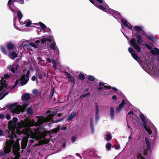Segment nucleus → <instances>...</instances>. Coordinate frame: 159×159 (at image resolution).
I'll use <instances>...</instances> for the list:
<instances>
[{
	"label": "nucleus",
	"mask_w": 159,
	"mask_h": 159,
	"mask_svg": "<svg viewBox=\"0 0 159 159\" xmlns=\"http://www.w3.org/2000/svg\"><path fill=\"white\" fill-rule=\"evenodd\" d=\"M39 130L38 128L32 130L30 127L26 128L25 129L20 128V129H19L17 130V133H16L17 136V134L18 135H20L23 134L26 137L23 139L22 140L21 146L23 149L25 148L27 146L28 139L30 137V138L36 140L45 138V135L43 131H39Z\"/></svg>",
	"instance_id": "nucleus-1"
},
{
	"label": "nucleus",
	"mask_w": 159,
	"mask_h": 159,
	"mask_svg": "<svg viewBox=\"0 0 159 159\" xmlns=\"http://www.w3.org/2000/svg\"><path fill=\"white\" fill-rule=\"evenodd\" d=\"M119 17H118V19H117L118 22H119V19H120L122 24H121V27H122V24L124 25L125 27L128 28L132 30L133 28L137 32H139L142 35L144 36L145 39H148V40H151L153 41L156 40V38L155 36L153 35L147 34L142 29V27L138 26H133L131 25L129 22L124 19L123 18L120 16L119 13Z\"/></svg>",
	"instance_id": "nucleus-2"
},
{
	"label": "nucleus",
	"mask_w": 159,
	"mask_h": 159,
	"mask_svg": "<svg viewBox=\"0 0 159 159\" xmlns=\"http://www.w3.org/2000/svg\"><path fill=\"white\" fill-rule=\"evenodd\" d=\"M103 0H89V1L92 4H93L95 7L101 9L103 11L107 12L108 14H110L112 15V16L116 19H118V17H119V12L111 9H108V5L105 4L104 3V6L99 4L98 3H102L103 2Z\"/></svg>",
	"instance_id": "nucleus-3"
},
{
	"label": "nucleus",
	"mask_w": 159,
	"mask_h": 159,
	"mask_svg": "<svg viewBox=\"0 0 159 159\" xmlns=\"http://www.w3.org/2000/svg\"><path fill=\"white\" fill-rule=\"evenodd\" d=\"M134 36L136 39L137 41H136V40L135 39L133 38L131 39L130 42L131 45L138 53H140L141 51L140 46V44L145 47L148 50L152 49L151 47L149 44L146 43H143L144 42V41L143 40L142 36L140 34L136 33L135 34Z\"/></svg>",
	"instance_id": "nucleus-4"
},
{
	"label": "nucleus",
	"mask_w": 159,
	"mask_h": 159,
	"mask_svg": "<svg viewBox=\"0 0 159 159\" xmlns=\"http://www.w3.org/2000/svg\"><path fill=\"white\" fill-rule=\"evenodd\" d=\"M51 49L54 51H55L56 53L57 58L56 59H54L52 55L53 54L51 53L48 50H47L46 59L48 62L51 63L52 62V64L55 68H57V66L58 64L57 59L59 57V51L58 48L56 47V43L55 42H53L50 45Z\"/></svg>",
	"instance_id": "nucleus-5"
},
{
	"label": "nucleus",
	"mask_w": 159,
	"mask_h": 159,
	"mask_svg": "<svg viewBox=\"0 0 159 159\" xmlns=\"http://www.w3.org/2000/svg\"><path fill=\"white\" fill-rule=\"evenodd\" d=\"M17 102L10 104L8 106V109L13 113L19 114L20 112H23L27 106V104L26 102L21 103L20 105H17Z\"/></svg>",
	"instance_id": "nucleus-6"
},
{
	"label": "nucleus",
	"mask_w": 159,
	"mask_h": 159,
	"mask_svg": "<svg viewBox=\"0 0 159 159\" xmlns=\"http://www.w3.org/2000/svg\"><path fill=\"white\" fill-rule=\"evenodd\" d=\"M144 66L150 71L154 78L159 80V69L157 67L156 65L152 62L148 63V61H146Z\"/></svg>",
	"instance_id": "nucleus-7"
},
{
	"label": "nucleus",
	"mask_w": 159,
	"mask_h": 159,
	"mask_svg": "<svg viewBox=\"0 0 159 159\" xmlns=\"http://www.w3.org/2000/svg\"><path fill=\"white\" fill-rule=\"evenodd\" d=\"M9 77L8 74L4 75V77L0 76V96L5 92V91L7 89V84L8 80L7 78Z\"/></svg>",
	"instance_id": "nucleus-8"
},
{
	"label": "nucleus",
	"mask_w": 159,
	"mask_h": 159,
	"mask_svg": "<svg viewBox=\"0 0 159 159\" xmlns=\"http://www.w3.org/2000/svg\"><path fill=\"white\" fill-rule=\"evenodd\" d=\"M156 134L151 136V138L146 137L145 141L147 148L148 150H151L153 147V144L155 142Z\"/></svg>",
	"instance_id": "nucleus-9"
},
{
	"label": "nucleus",
	"mask_w": 159,
	"mask_h": 159,
	"mask_svg": "<svg viewBox=\"0 0 159 159\" xmlns=\"http://www.w3.org/2000/svg\"><path fill=\"white\" fill-rule=\"evenodd\" d=\"M139 116L143 122V128L149 135H151L152 132L150 129V127L147 125L148 123L147 118L142 113L140 114Z\"/></svg>",
	"instance_id": "nucleus-10"
},
{
	"label": "nucleus",
	"mask_w": 159,
	"mask_h": 159,
	"mask_svg": "<svg viewBox=\"0 0 159 159\" xmlns=\"http://www.w3.org/2000/svg\"><path fill=\"white\" fill-rule=\"evenodd\" d=\"M148 150L143 147H141L138 149L136 153L138 159H145L146 156L147 155Z\"/></svg>",
	"instance_id": "nucleus-11"
},
{
	"label": "nucleus",
	"mask_w": 159,
	"mask_h": 159,
	"mask_svg": "<svg viewBox=\"0 0 159 159\" xmlns=\"http://www.w3.org/2000/svg\"><path fill=\"white\" fill-rule=\"evenodd\" d=\"M9 75V77L7 78V80H8V83L7 84V89H6V90L5 91V92L3 94V95H2L0 97V100H1L3 98L5 97L7 95L8 93H9V92L11 91V90L12 89H15L17 85L18 84V83H19V81L17 80L16 81L15 83V84L14 85L12 86L11 87H9V86L8 85V78L10 77V75L8 74Z\"/></svg>",
	"instance_id": "nucleus-12"
},
{
	"label": "nucleus",
	"mask_w": 159,
	"mask_h": 159,
	"mask_svg": "<svg viewBox=\"0 0 159 159\" xmlns=\"http://www.w3.org/2000/svg\"><path fill=\"white\" fill-rule=\"evenodd\" d=\"M19 68V65L17 63H13L12 65H9L7 66V70L10 71L14 75H16L18 73Z\"/></svg>",
	"instance_id": "nucleus-13"
},
{
	"label": "nucleus",
	"mask_w": 159,
	"mask_h": 159,
	"mask_svg": "<svg viewBox=\"0 0 159 159\" xmlns=\"http://www.w3.org/2000/svg\"><path fill=\"white\" fill-rule=\"evenodd\" d=\"M41 44L42 46L44 47H47L46 42L49 41L50 43H52L54 42L53 40V37L52 36H49V37H43L41 39Z\"/></svg>",
	"instance_id": "nucleus-14"
},
{
	"label": "nucleus",
	"mask_w": 159,
	"mask_h": 159,
	"mask_svg": "<svg viewBox=\"0 0 159 159\" xmlns=\"http://www.w3.org/2000/svg\"><path fill=\"white\" fill-rule=\"evenodd\" d=\"M30 70H28L26 75H24L21 76L20 83L22 85H25L28 82L29 79V76L30 75Z\"/></svg>",
	"instance_id": "nucleus-15"
},
{
	"label": "nucleus",
	"mask_w": 159,
	"mask_h": 159,
	"mask_svg": "<svg viewBox=\"0 0 159 159\" xmlns=\"http://www.w3.org/2000/svg\"><path fill=\"white\" fill-rule=\"evenodd\" d=\"M34 41L35 43V44L32 43H30L29 44H28L29 46H30L35 48H40V47L41 48L43 47V46H42L41 44V39H38L35 38L34 39Z\"/></svg>",
	"instance_id": "nucleus-16"
},
{
	"label": "nucleus",
	"mask_w": 159,
	"mask_h": 159,
	"mask_svg": "<svg viewBox=\"0 0 159 159\" xmlns=\"http://www.w3.org/2000/svg\"><path fill=\"white\" fill-rule=\"evenodd\" d=\"M128 51L130 53L133 58L139 62V57L134 49L132 48L129 47L128 48Z\"/></svg>",
	"instance_id": "nucleus-17"
},
{
	"label": "nucleus",
	"mask_w": 159,
	"mask_h": 159,
	"mask_svg": "<svg viewBox=\"0 0 159 159\" xmlns=\"http://www.w3.org/2000/svg\"><path fill=\"white\" fill-rule=\"evenodd\" d=\"M13 2L12 0H9L7 5L11 10V11L13 12H15L16 11V8L13 6Z\"/></svg>",
	"instance_id": "nucleus-18"
},
{
	"label": "nucleus",
	"mask_w": 159,
	"mask_h": 159,
	"mask_svg": "<svg viewBox=\"0 0 159 159\" xmlns=\"http://www.w3.org/2000/svg\"><path fill=\"white\" fill-rule=\"evenodd\" d=\"M126 103L125 101L124 100H123L120 104L119 105L118 107L116 108V111L117 113H119L120 112L122 109L123 107L124 106Z\"/></svg>",
	"instance_id": "nucleus-19"
},
{
	"label": "nucleus",
	"mask_w": 159,
	"mask_h": 159,
	"mask_svg": "<svg viewBox=\"0 0 159 159\" xmlns=\"http://www.w3.org/2000/svg\"><path fill=\"white\" fill-rule=\"evenodd\" d=\"M9 58L14 60L18 57V54L15 51L10 52V54L8 55Z\"/></svg>",
	"instance_id": "nucleus-20"
},
{
	"label": "nucleus",
	"mask_w": 159,
	"mask_h": 159,
	"mask_svg": "<svg viewBox=\"0 0 159 159\" xmlns=\"http://www.w3.org/2000/svg\"><path fill=\"white\" fill-rule=\"evenodd\" d=\"M26 41V40H21L18 42V44L20 46L22 47L23 46L24 47L28 49V47H29L28 44H24V43H25Z\"/></svg>",
	"instance_id": "nucleus-21"
},
{
	"label": "nucleus",
	"mask_w": 159,
	"mask_h": 159,
	"mask_svg": "<svg viewBox=\"0 0 159 159\" xmlns=\"http://www.w3.org/2000/svg\"><path fill=\"white\" fill-rule=\"evenodd\" d=\"M151 53L153 55H157L159 54V49L155 48L151 49Z\"/></svg>",
	"instance_id": "nucleus-22"
},
{
	"label": "nucleus",
	"mask_w": 159,
	"mask_h": 159,
	"mask_svg": "<svg viewBox=\"0 0 159 159\" xmlns=\"http://www.w3.org/2000/svg\"><path fill=\"white\" fill-rule=\"evenodd\" d=\"M76 116L75 112H72L68 117L67 120L68 121H70L72 118L75 117Z\"/></svg>",
	"instance_id": "nucleus-23"
},
{
	"label": "nucleus",
	"mask_w": 159,
	"mask_h": 159,
	"mask_svg": "<svg viewBox=\"0 0 159 159\" xmlns=\"http://www.w3.org/2000/svg\"><path fill=\"white\" fill-rule=\"evenodd\" d=\"M17 16L19 18V23L20 24L23 25V22L20 21V20L22 17V15L20 11H18L17 12Z\"/></svg>",
	"instance_id": "nucleus-24"
},
{
	"label": "nucleus",
	"mask_w": 159,
	"mask_h": 159,
	"mask_svg": "<svg viewBox=\"0 0 159 159\" xmlns=\"http://www.w3.org/2000/svg\"><path fill=\"white\" fill-rule=\"evenodd\" d=\"M96 107V113H95V120H97L98 118V112L99 111V109L97 103L95 104Z\"/></svg>",
	"instance_id": "nucleus-25"
},
{
	"label": "nucleus",
	"mask_w": 159,
	"mask_h": 159,
	"mask_svg": "<svg viewBox=\"0 0 159 159\" xmlns=\"http://www.w3.org/2000/svg\"><path fill=\"white\" fill-rule=\"evenodd\" d=\"M6 47L9 50L13 49L14 47V45L13 44L10 43H8L7 44Z\"/></svg>",
	"instance_id": "nucleus-26"
},
{
	"label": "nucleus",
	"mask_w": 159,
	"mask_h": 159,
	"mask_svg": "<svg viewBox=\"0 0 159 159\" xmlns=\"http://www.w3.org/2000/svg\"><path fill=\"white\" fill-rule=\"evenodd\" d=\"M65 72L66 74V76H67L68 78L69 79V81H70L71 83H74L75 80L72 76L68 72Z\"/></svg>",
	"instance_id": "nucleus-27"
},
{
	"label": "nucleus",
	"mask_w": 159,
	"mask_h": 159,
	"mask_svg": "<svg viewBox=\"0 0 159 159\" xmlns=\"http://www.w3.org/2000/svg\"><path fill=\"white\" fill-rule=\"evenodd\" d=\"M36 24L38 25L39 24L41 28L43 30L44 32H45L46 31V26L45 25L42 23V22H40L39 23H37Z\"/></svg>",
	"instance_id": "nucleus-28"
},
{
	"label": "nucleus",
	"mask_w": 159,
	"mask_h": 159,
	"mask_svg": "<svg viewBox=\"0 0 159 159\" xmlns=\"http://www.w3.org/2000/svg\"><path fill=\"white\" fill-rule=\"evenodd\" d=\"M110 115L111 118L112 119H114V108L113 107H110Z\"/></svg>",
	"instance_id": "nucleus-29"
},
{
	"label": "nucleus",
	"mask_w": 159,
	"mask_h": 159,
	"mask_svg": "<svg viewBox=\"0 0 159 159\" xmlns=\"http://www.w3.org/2000/svg\"><path fill=\"white\" fill-rule=\"evenodd\" d=\"M22 99H24L25 100H28L30 99V95L28 93H24L22 95Z\"/></svg>",
	"instance_id": "nucleus-30"
},
{
	"label": "nucleus",
	"mask_w": 159,
	"mask_h": 159,
	"mask_svg": "<svg viewBox=\"0 0 159 159\" xmlns=\"http://www.w3.org/2000/svg\"><path fill=\"white\" fill-rule=\"evenodd\" d=\"M23 24H25V26L27 27L30 26L31 24V22L30 20H25L24 22H23Z\"/></svg>",
	"instance_id": "nucleus-31"
},
{
	"label": "nucleus",
	"mask_w": 159,
	"mask_h": 159,
	"mask_svg": "<svg viewBox=\"0 0 159 159\" xmlns=\"http://www.w3.org/2000/svg\"><path fill=\"white\" fill-rule=\"evenodd\" d=\"M0 49L2 52L5 55H7V53L6 51V49L2 45L0 46Z\"/></svg>",
	"instance_id": "nucleus-32"
},
{
	"label": "nucleus",
	"mask_w": 159,
	"mask_h": 159,
	"mask_svg": "<svg viewBox=\"0 0 159 159\" xmlns=\"http://www.w3.org/2000/svg\"><path fill=\"white\" fill-rule=\"evenodd\" d=\"M134 113L133 111H129L128 112V113L127 114V118L128 117H130V118H131V117L133 118V116H134Z\"/></svg>",
	"instance_id": "nucleus-33"
},
{
	"label": "nucleus",
	"mask_w": 159,
	"mask_h": 159,
	"mask_svg": "<svg viewBox=\"0 0 159 159\" xmlns=\"http://www.w3.org/2000/svg\"><path fill=\"white\" fill-rule=\"evenodd\" d=\"M17 20V17H14V27L15 28L17 29V30H19V29L20 28V27H17L16 26V20Z\"/></svg>",
	"instance_id": "nucleus-34"
},
{
	"label": "nucleus",
	"mask_w": 159,
	"mask_h": 159,
	"mask_svg": "<svg viewBox=\"0 0 159 159\" xmlns=\"http://www.w3.org/2000/svg\"><path fill=\"white\" fill-rule=\"evenodd\" d=\"M33 112V109L30 107L28 108L27 109V113L29 114H32Z\"/></svg>",
	"instance_id": "nucleus-35"
},
{
	"label": "nucleus",
	"mask_w": 159,
	"mask_h": 159,
	"mask_svg": "<svg viewBox=\"0 0 159 159\" xmlns=\"http://www.w3.org/2000/svg\"><path fill=\"white\" fill-rule=\"evenodd\" d=\"M108 88L109 89H110L111 88V87L108 86H104L103 88L102 87H98V90L99 91L103 89H106Z\"/></svg>",
	"instance_id": "nucleus-36"
},
{
	"label": "nucleus",
	"mask_w": 159,
	"mask_h": 159,
	"mask_svg": "<svg viewBox=\"0 0 159 159\" xmlns=\"http://www.w3.org/2000/svg\"><path fill=\"white\" fill-rule=\"evenodd\" d=\"M88 78L89 80L91 81H93L95 80V77L91 75H89L88 77Z\"/></svg>",
	"instance_id": "nucleus-37"
},
{
	"label": "nucleus",
	"mask_w": 159,
	"mask_h": 159,
	"mask_svg": "<svg viewBox=\"0 0 159 159\" xmlns=\"http://www.w3.org/2000/svg\"><path fill=\"white\" fill-rule=\"evenodd\" d=\"M112 146L111 144L110 143H107L106 145V148L108 150H110Z\"/></svg>",
	"instance_id": "nucleus-38"
},
{
	"label": "nucleus",
	"mask_w": 159,
	"mask_h": 159,
	"mask_svg": "<svg viewBox=\"0 0 159 159\" xmlns=\"http://www.w3.org/2000/svg\"><path fill=\"white\" fill-rule=\"evenodd\" d=\"M59 128H57L54 129H52L51 131V133L53 134L54 133H56L57 132H58L59 130Z\"/></svg>",
	"instance_id": "nucleus-39"
},
{
	"label": "nucleus",
	"mask_w": 159,
	"mask_h": 159,
	"mask_svg": "<svg viewBox=\"0 0 159 159\" xmlns=\"http://www.w3.org/2000/svg\"><path fill=\"white\" fill-rule=\"evenodd\" d=\"M78 77L80 80H84L85 78V76L83 74H80Z\"/></svg>",
	"instance_id": "nucleus-40"
},
{
	"label": "nucleus",
	"mask_w": 159,
	"mask_h": 159,
	"mask_svg": "<svg viewBox=\"0 0 159 159\" xmlns=\"http://www.w3.org/2000/svg\"><path fill=\"white\" fill-rule=\"evenodd\" d=\"M90 94L88 92L86 93H85L84 94H83L81 95L80 97V98H83L86 97H88L89 96Z\"/></svg>",
	"instance_id": "nucleus-41"
},
{
	"label": "nucleus",
	"mask_w": 159,
	"mask_h": 159,
	"mask_svg": "<svg viewBox=\"0 0 159 159\" xmlns=\"http://www.w3.org/2000/svg\"><path fill=\"white\" fill-rule=\"evenodd\" d=\"M5 117L6 119L7 120H10L11 118V116L9 114L5 112Z\"/></svg>",
	"instance_id": "nucleus-42"
},
{
	"label": "nucleus",
	"mask_w": 159,
	"mask_h": 159,
	"mask_svg": "<svg viewBox=\"0 0 159 159\" xmlns=\"http://www.w3.org/2000/svg\"><path fill=\"white\" fill-rule=\"evenodd\" d=\"M93 119L92 118H91L90 119V126L91 127V128L92 129V130L93 129Z\"/></svg>",
	"instance_id": "nucleus-43"
},
{
	"label": "nucleus",
	"mask_w": 159,
	"mask_h": 159,
	"mask_svg": "<svg viewBox=\"0 0 159 159\" xmlns=\"http://www.w3.org/2000/svg\"><path fill=\"white\" fill-rule=\"evenodd\" d=\"M5 112L2 114H0V118L1 119H4L5 118Z\"/></svg>",
	"instance_id": "nucleus-44"
},
{
	"label": "nucleus",
	"mask_w": 159,
	"mask_h": 159,
	"mask_svg": "<svg viewBox=\"0 0 159 159\" xmlns=\"http://www.w3.org/2000/svg\"><path fill=\"white\" fill-rule=\"evenodd\" d=\"M106 140H110L111 139V137L109 134H107V135Z\"/></svg>",
	"instance_id": "nucleus-45"
},
{
	"label": "nucleus",
	"mask_w": 159,
	"mask_h": 159,
	"mask_svg": "<svg viewBox=\"0 0 159 159\" xmlns=\"http://www.w3.org/2000/svg\"><path fill=\"white\" fill-rule=\"evenodd\" d=\"M38 77L40 79H41L42 78V76L41 74L39 73H38Z\"/></svg>",
	"instance_id": "nucleus-46"
},
{
	"label": "nucleus",
	"mask_w": 159,
	"mask_h": 159,
	"mask_svg": "<svg viewBox=\"0 0 159 159\" xmlns=\"http://www.w3.org/2000/svg\"><path fill=\"white\" fill-rule=\"evenodd\" d=\"M76 139L75 137V136H73L71 138V141L72 142L74 143L75 142Z\"/></svg>",
	"instance_id": "nucleus-47"
},
{
	"label": "nucleus",
	"mask_w": 159,
	"mask_h": 159,
	"mask_svg": "<svg viewBox=\"0 0 159 159\" xmlns=\"http://www.w3.org/2000/svg\"><path fill=\"white\" fill-rule=\"evenodd\" d=\"M38 91L37 89H34L33 91V94L36 95L38 93Z\"/></svg>",
	"instance_id": "nucleus-48"
},
{
	"label": "nucleus",
	"mask_w": 159,
	"mask_h": 159,
	"mask_svg": "<svg viewBox=\"0 0 159 159\" xmlns=\"http://www.w3.org/2000/svg\"><path fill=\"white\" fill-rule=\"evenodd\" d=\"M36 79V77L35 76H33L31 78V79L33 81H34Z\"/></svg>",
	"instance_id": "nucleus-49"
},
{
	"label": "nucleus",
	"mask_w": 159,
	"mask_h": 159,
	"mask_svg": "<svg viewBox=\"0 0 159 159\" xmlns=\"http://www.w3.org/2000/svg\"><path fill=\"white\" fill-rule=\"evenodd\" d=\"M105 84V83L102 82H100L99 83V85L100 86H104Z\"/></svg>",
	"instance_id": "nucleus-50"
},
{
	"label": "nucleus",
	"mask_w": 159,
	"mask_h": 159,
	"mask_svg": "<svg viewBox=\"0 0 159 159\" xmlns=\"http://www.w3.org/2000/svg\"><path fill=\"white\" fill-rule=\"evenodd\" d=\"M117 98V97L116 95H113L112 97V99H113V100H116Z\"/></svg>",
	"instance_id": "nucleus-51"
},
{
	"label": "nucleus",
	"mask_w": 159,
	"mask_h": 159,
	"mask_svg": "<svg viewBox=\"0 0 159 159\" xmlns=\"http://www.w3.org/2000/svg\"><path fill=\"white\" fill-rule=\"evenodd\" d=\"M120 146L119 145H116V147H115V149H117V150H118V149H119L120 148Z\"/></svg>",
	"instance_id": "nucleus-52"
},
{
	"label": "nucleus",
	"mask_w": 159,
	"mask_h": 159,
	"mask_svg": "<svg viewBox=\"0 0 159 159\" xmlns=\"http://www.w3.org/2000/svg\"><path fill=\"white\" fill-rule=\"evenodd\" d=\"M61 129L63 130H65L66 129V127L65 126L62 127L61 128Z\"/></svg>",
	"instance_id": "nucleus-53"
},
{
	"label": "nucleus",
	"mask_w": 159,
	"mask_h": 159,
	"mask_svg": "<svg viewBox=\"0 0 159 159\" xmlns=\"http://www.w3.org/2000/svg\"><path fill=\"white\" fill-rule=\"evenodd\" d=\"M112 89L113 90H115L116 91H118L117 89L115 87H113L112 88Z\"/></svg>",
	"instance_id": "nucleus-54"
},
{
	"label": "nucleus",
	"mask_w": 159,
	"mask_h": 159,
	"mask_svg": "<svg viewBox=\"0 0 159 159\" xmlns=\"http://www.w3.org/2000/svg\"><path fill=\"white\" fill-rule=\"evenodd\" d=\"M3 134V131L0 129V136H1Z\"/></svg>",
	"instance_id": "nucleus-55"
},
{
	"label": "nucleus",
	"mask_w": 159,
	"mask_h": 159,
	"mask_svg": "<svg viewBox=\"0 0 159 159\" xmlns=\"http://www.w3.org/2000/svg\"><path fill=\"white\" fill-rule=\"evenodd\" d=\"M34 142V140L33 139H30L29 140V142L31 143H32Z\"/></svg>",
	"instance_id": "nucleus-56"
},
{
	"label": "nucleus",
	"mask_w": 159,
	"mask_h": 159,
	"mask_svg": "<svg viewBox=\"0 0 159 159\" xmlns=\"http://www.w3.org/2000/svg\"><path fill=\"white\" fill-rule=\"evenodd\" d=\"M121 31L123 33V34L125 35V37L127 39V38H128V36H127L126 35H125L124 34V33L122 32V30H121Z\"/></svg>",
	"instance_id": "nucleus-57"
},
{
	"label": "nucleus",
	"mask_w": 159,
	"mask_h": 159,
	"mask_svg": "<svg viewBox=\"0 0 159 159\" xmlns=\"http://www.w3.org/2000/svg\"><path fill=\"white\" fill-rule=\"evenodd\" d=\"M41 142H42V143H41V144H43L45 143V142L43 141H41Z\"/></svg>",
	"instance_id": "nucleus-58"
},
{
	"label": "nucleus",
	"mask_w": 159,
	"mask_h": 159,
	"mask_svg": "<svg viewBox=\"0 0 159 159\" xmlns=\"http://www.w3.org/2000/svg\"><path fill=\"white\" fill-rule=\"evenodd\" d=\"M155 129V134H156V132H157V129L156 128H154Z\"/></svg>",
	"instance_id": "nucleus-59"
},
{
	"label": "nucleus",
	"mask_w": 159,
	"mask_h": 159,
	"mask_svg": "<svg viewBox=\"0 0 159 159\" xmlns=\"http://www.w3.org/2000/svg\"><path fill=\"white\" fill-rule=\"evenodd\" d=\"M38 59L40 61L41 60V58L40 57H38Z\"/></svg>",
	"instance_id": "nucleus-60"
},
{
	"label": "nucleus",
	"mask_w": 159,
	"mask_h": 159,
	"mask_svg": "<svg viewBox=\"0 0 159 159\" xmlns=\"http://www.w3.org/2000/svg\"><path fill=\"white\" fill-rule=\"evenodd\" d=\"M66 146V144L65 143H64L63 144V147H65Z\"/></svg>",
	"instance_id": "nucleus-61"
},
{
	"label": "nucleus",
	"mask_w": 159,
	"mask_h": 159,
	"mask_svg": "<svg viewBox=\"0 0 159 159\" xmlns=\"http://www.w3.org/2000/svg\"><path fill=\"white\" fill-rule=\"evenodd\" d=\"M89 90V89L87 88V89H86L85 90V92H87Z\"/></svg>",
	"instance_id": "nucleus-62"
},
{
	"label": "nucleus",
	"mask_w": 159,
	"mask_h": 159,
	"mask_svg": "<svg viewBox=\"0 0 159 159\" xmlns=\"http://www.w3.org/2000/svg\"><path fill=\"white\" fill-rule=\"evenodd\" d=\"M53 92H52V94H51V97H52L53 95Z\"/></svg>",
	"instance_id": "nucleus-63"
},
{
	"label": "nucleus",
	"mask_w": 159,
	"mask_h": 159,
	"mask_svg": "<svg viewBox=\"0 0 159 159\" xmlns=\"http://www.w3.org/2000/svg\"><path fill=\"white\" fill-rule=\"evenodd\" d=\"M61 116V114H57V116H58V117H59V116Z\"/></svg>",
	"instance_id": "nucleus-64"
}]
</instances>
